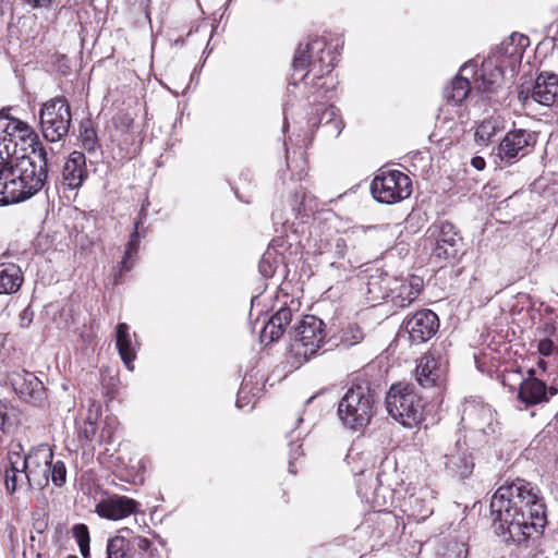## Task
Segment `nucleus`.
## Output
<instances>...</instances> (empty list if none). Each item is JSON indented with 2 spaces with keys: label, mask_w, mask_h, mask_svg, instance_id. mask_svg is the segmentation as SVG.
Segmentation results:
<instances>
[{
  "label": "nucleus",
  "mask_w": 558,
  "mask_h": 558,
  "mask_svg": "<svg viewBox=\"0 0 558 558\" xmlns=\"http://www.w3.org/2000/svg\"><path fill=\"white\" fill-rule=\"evenodd\" d=\"M538 493L535 486L522 478L501 485L490 501L496 533L519 542L521 536L530 535V527H544L546 508Z\"/></svg>",
  "instance_id": "obj_1"
},
{
  "label": "nucleus",
  "mask_w": 558,
  "mask_h": 558,
  "mask_svg": "<svg viewBox=\"0 0 558 558\" xmlns=\"http://www.w3.org/2000/svg\"><path fill=\"white\" fill-rule=\"evenodd\" d=\"M337 60L336 47L324 38H312L300 44L293 59V72L288 85V95L295 100L305 98L310 104H318L327 98L332 80L328 77Z\"/></svg>",
  "instance_id": "obj_2"
},
{
  "label": "nucleus",
  "mask_w": 558,
  "mask_h": 558,
  "mask_svg": "<svg viewBox=\"0 0 558 558\" xmlns=\"http://www.w3.org/2000/svg\"><path fill=\"white\" fill-rule=\"evenodd\" d=\"M58 159V154L46 146H37L33 157L22 155L5 160L1 154L0 205L23 202L37 194Z\"/></svg>",
  "instance_id": "obj_3"
},
{
  "label": "nucleus",
  "mask_w": 558,
  "mask_h": 558,
  "mask_svg": "<svg viewBox=\"0 0 558 558\" xmlns=\"http://www.w3.org/2000/svg\"><path fill=\"white\" fill-rule=\"evenodd\" d=\"M460 423L465 430V438L473 447L481 448L489 445L501 434L496 411L478 398L464 400Z\"/></svg>",
  "instance_id": "obj_4"
},
{
  "label": "nucleus",
  "mask_w": 558,
  "mask_h": 558,
  "mask_svg": "<svg viewBox=\"0 0 558 558\" xmlns=\"http://www.w3.org/2000/svg\"><path fill=\"white\" fill-rule=\"evenodd\" d=\"M376 393L368 380L354 381L338 404L342 423L354 430L367 426L375 414Z\"/></svg>",
  "instance_id": "obj_5"
},
{
  "label": "nucleus",
  "mask_w": 558,
  "mask_h": 558,
  "mask_svg": "<svg viewBox=\"0 0 558 558\" xmlns=\"http://www.w3.org/2000/svg\"><path fill=\"white\" fill-rule=\"evenodd\" d=\"M326 340L325 323L314 315H305L291 332V365L300 367L324 345Z\"/></svg>",
  "instance_id": "obj_6"
},
{
  "label": "nucleus",
  "mask_w": 558,
  "mask_h": 558,
  "mask_svg": "<svg viewBox=\"0 0 558 558\" xmlns=\"http://www.w3.org/2000/svg\"><path fill=\"white\" fill-rule=\"evenodd\" d=\"M388 414L405 427H413L423 420L424 403L410 385H393L386 396Z\"/></svg>",
  "instance_id": "obj_7"
},
{
  "label": "nucleus",
  "mask_w": 558,
  "mask_h": 558,
  "mask_svg": "<svg viewBox=\"0 0 558 558\" xmlns=\"http://www.w3.org/2000/svg\"><path fill=\"white\" fill-rule=\"evenodd\" d=\"M72 121L71 108L64 97H54L43 104L39 122L44 137L56 143L65 137Z\"/></svg>",
  "instance_id": "obj_8"
},
{
  "label": "nucleus",
  "mask_w": 558,
  "mask_h": 558,
  "mask_svg": "<svg viewBox=\"0 0 558 558\" xmlns=\"http://www.w3.org/2000/svg\"><path fill=\"white\" fill-rule=\"evenodd\" d=\"M0 144L4 145L8 157L11 154H17L19 146H21V151L31 148L32 154L35 153L37 146H44L38 135L27 123L11 117L7 111H4L3 119L0 122Z\"/></svg>",
  "instance_id": "obj_9"
},
{
  "label": "nucleus",
  "mask_w": 558,
  "mask_h": 558,
  "mask_svg": "<svg viewBox=\"0 0 558 558\" xmlns=\"http://www.w3.org/2000/svg\"><path fill=\"white\" fill-rule=\"evenodd\" d=\"M371 192L377 202L395 204L411 195L412 181L399 170L381 171L372 181Z\"/></svg>",
  "instance_id": "obj_10"
},
{
  "label": "nucleus",
  "mask_w": 558,
  "mask_h": 558,
  "mask_svg": "<svg viewBox=\"0 0 558 558\" xmlns=\"http://www.w3.org/2000/svg\"><path fill=\"white\" fill-rule=\"evenodd\" d=\"M8 379L15 393L22 400L39 407L45 403V387L33 373L25 369H16L9 374Z\"/></svg>",
  "instance_id": "obj_11"
},
{
  "label": "nucleus",
  "mask_w": 558,
  "mask_h": 558,
  "mask_svg": "<svg viewBox=\"0 0 558 558\" xmlns=\"http://www.w3.org/2000/svg\"><path fill=\"white\" fill-rule=\"evenodd\" d=\"M52 451L47 446H39L32 449L27 454L22 452L24 469L32 486H43L48 483V474L52 460Z\"/></svg>",
  "instance_id": "obj_12"
},
{
  "label": "nucleus",
  "mask_w": 558,
  "mask_h": 558,
  "mask_svg": "<svg viewBox=\"0 0 558 558\" xmlns=\"http://www.w3.org/2000/svg\"><path fill=\"white\" fill-rule=\"evenodd\" d=\"M404 328L413 344H420L432 339L439 328L438 316L430 310H421L408 318Z\"/></svg>",
  "instance_id": "obj_13"
},
{
  "label": "nucleus",
  "mask_w": 558,
  "mask_h": 558,
  "mask_svg": "<svg viewBox=\"0 0 558 558\" xmlns=\"http://www.w3.org/2000/svg\"><path fill=\"white\" fill-rule=\"evenodd\" d=\"M429 238L436 241L434 255L438 258L454 257L458 253L460 236L449 221L434 222L427 230Z\"/></svg>",
  "instance_id": "obj_14"
},
{
  "label": "nucleus",
  "mask_w": 558,
  "mask_h": 558,
  "mask_svg": "<svg viewBox=\"0 0 558 558\" xmlns=\"http://www.w3.org/2000/svg\"><path fill=\"white\" fill-rule=\"evenodd\" d=\"M15 448L9 450L7 462L3 466L4 486L10 495H13L19 489L33 487L24 469V461H22V447L17 445Z\"/></svg>",
  "instance_id": "obj_15"
},
{
  "label": "nucleus",
  "mask_w": 558,
  "mask_h": 558,
  "mask_svg": "<svg viewBox=\"0 0 558 558\" xmlns=\"http://www.w3.org/2000/svg\"><path fill=\"white\" fill-rule=\"evenodd\" d=\"M445 371V361L441 350L433 348L418 361L415 369V379L423 388L434 387L440 380Z\"/></svg>",
  "instance_id": "obj_16"
},
{
  "label": "nucleus",
  "mask_w": 558,
  "mask_h": 558,
  "mask_svg": "<svg viewBox=\"0 0 558 558\" xmlns=\"http://www.w3.org/2000/svg\"><path fill=\"white\" fill-rule=\"evenodd\" d=\"M444 466L451 475L459 478H468L474 470V460L468 451L465 442L457 440L442 457Z\"/></svg>",
  "instance_id": "obj_17"
},
{
  "label": "nucleus",
  "mask_w": 558,
  "mask_h": 558,
  "mask_svg": "<svg viewBox=\"0 0 558 558\" xmlns=\"http://www.w3.org/2000/svg\"><path fill=\"white\" fill-rule=\"evenodd\" d=\"M534 143V134L525 130L508 132L499 144L498 157L502 161L512 162L513 159L525 156Z\"/></svg>",
  "instance_id": "obj_18"
},
{
  "label": "nucleus",
  "mask_w": 558,
  "mask_h": 558,
  "mask_svg": "<svg viewBox=\"0 0 558 558\" xmlns=\"http://www.w3.org/2000/svg\"><path fill=\"white\" fill-rule=\"evenodd\" d=\"M138 506L140 504L132 498L112 495L96 505V512L101 518L118 521L135 513Z\"/></svg>",
  "instance_id": "obj_19"
},
{
  "label": "nucleus",
  "mask_w": 558,
  "mask_h": 558,
  "mask_svg": "<svg viewBox=\"0 0 558 558\" xmlns=\"http://www.w3.org/2000/svg\"><path fill=\"white\" fill-rule=\"evenodd\" d=\"M423 289V279L418 276H409L407 278H393L390 289L392 302L398 307L409 306L421 293Z\"/></svg>",
  "instance_id": "obj_20"
},
{
  "label": "nucleus",
  "mask_w": 558,
  "mask_h": 558,
  "mask_svg": "<svg viewBox=\"0 0 558 558\" xmlns=\"http://www.w3.org/2000/svg\"><path fill=\"white\" fill-rule=\"evenodd\" d=\"M524 92H520V98L525 104L533 100L543 106H551L558 97V75L541 73L533 86L531 96L523 97Z\"/></svg>",
  "instance_id": "obj_21"
},
{
  "label": "nucleus",
  "mask_w": 558,
  "mask_h": 558,
  "mask_svg": "<svg viewBox=\"0 0 558 558\" xmlns=\"http://www.w3.org/2000/svg\"><path fill=\"white\" fill-rule=\"evenodd\" d=\"M87 178L86 158L81 151H73L62 167V182L71 190L78 189Z\"/></svg>",
  "instance_id": "obj_22"
},
{
  "label": "nucleus",
  "mask_w": 558,
  "mask_h": 558,
  "mask_svg": "<svg viewBox=\"0 0 558 558\" xmlns=\"http://www.w3.org/2000/svg\"><path fill=\"white\" fill-rule=\"evenodd\" d=\"M401 510L409 521L420 523L433 513L434 508L427 490H420L404 499Z\"/></svg>",
  "instance_id": "obj_23"
},
{
  "label": "nucleus",
  "mask_w": 558,
  "mask_h": 558,
  "mask_svg": "<svg viewBox=\"0 0 558 558\" xmlns=\"http://www.w3.org/2000/svg\"><path fill=\"white\" fill-rule=\"evenodd\" d=\"M504 77V70L498 64H494L492 58L485 60L482 64L481 74L477 78V88L485 94L495 93L500 86Z\"/></svg>",
  "instance_id": "obj_24"
},
{
  "label": "nucleus",
  "mask_w": 558,
  "mask_h": 558,
  "mask_svg": "<svg viewBox=\"0 0 558 558\" xmlns=\"http://www.w3.org/2000/svg\"><path fill=\"white\" fill-rule=\"evenodd\" d=\"M116 345L119 355L129 371H133V361L136 359V349L132 343L130 327L125 323H120L116 330Z\"/></svg>",
  "instance_id": "obj_25"
},
{
  "label": "nucleus",
  "mask_w": 558,
  "mask_h": 558,
  "mask_svg": "<svg viewBox=\"0 0 558 558\" xmlns=\"http://www.w3.org/2000/svg\"><path fill=\"white\" fill-rule=\"evenodd\" d=\"M23 283L21 268L12 263L0 264V294H13Z\"/></svg>",
  "instance_id": "obj_26"
},
{
  "label": "nucleus",
  "mask_w": 558,
  "mask_h": 558,
  "mask_svg": "<svg viewBox=\"0 0 558 558\" xmlns=\"http://www.w3.org/2000/svg\"><path fill=\"white\" fill-rule=\"evenodd\" d=\"M393 278L376 270L366 281V293L371 302H378L390 295Z\"/></svg>",
  "instance_id": "obj_27"
},
{
  "label": "nucleus",
  "mask_w": 558,
  "mask_h": 558,
  "mask_svg": "<svg viewBox=\"0 0 558 558\" xmlns=\"http://www.w3.org/2000/svg\"><path fill=\"white\" fill-rule=\"evenodd\" d=\"M519 399L526 404H536L546 399V385L535 377H527L519 388Z\"/></svg>",
  "instance_id": "obj_28"
},
{
  "label": "nucleus",
  "mask_w": 558,
  "mask_h": 558,
  "mask_svg": "<svg viewBox=\"0 0 558 558\" xmlns=\"http://www.w3.org/2000/svg\"><path fill=\"white\" fill-rule=\"evenodd\" d=\"M348 245L345 240L336 234L330 238L320 239L317 252L319 255L325 256L326 262L330 260V265L335 266L331 259H342L345 256Z\"/></svg>",
  "instance_id": "obj_29"
},
{
  "label": "nucleus",
  "mask_w": 558,
  "mask_h": 558,
  "mask_svg": "<svg viewBox=\"0 0 558 558\" xmlns=\"http://www.w3.org/2000/svg\"><path fill=\"white\" fill-rule=\"evenodd\" d=\"M283 246L284 240L282 236H278L271 241L258 264V270L263 277L270 278L275 275L279 263L282 260V258L276 255L277 248Z\"/></svg>",
  "instance_id": "obj_30"
},
{
  "label": "nucleus",
  "mask_w": 558,
  "mask_h": 558,
  "mask_svg": "<svg viewBox=\"0 0 558 558\" xmlns=\"http://www.w3.org/2000/svg\"><path fill=\"white\" fill-rule=\"evenodd\" d=\"M505 129V121L500 116L484 119L475 131V141L480 145H488L493 138Z\"/></svg>",
  "instance_id": "obj_31"
},
{
  "label": "nucleus",
  "mask_w": 558,
  "mask_h": 558,
  "mask_svg": "<svg viewBox=\"0 0 558 558\" xmlns=\"http://www.w3.org/2000/svg\"><path fill=\"white\" fill-rule=\"evenodd\" d=\"M471 90L470 82L462 77L456 76L450 85H448L444 90V97L447 101L452 102L454 105H460L466 98Z\"/></svg>",
  "instance_id": "obj_32"
},
{
  "label": "nucleus",
  "mask_w": 558,
  "mask_h": 558,
  "mask_svg": "<svg viewBox=\"0 0 558 558\" xmlns=\"http://www.w3.org/2000/svg\"><path fill=\"white\" fill-rule=\"evenodd\" d=\"M259 387H254L251 380L244 378L238 391L236 407L244 411H251L259 397Z\"/></svg>",
  "instance_id": "obj_33"
},
{
  "label": "nucleus",
  "mask_w": 558,
  "mask_h": 558,
  "mask_svg": "<svg viewBox=\"0 0 558 558\" xmlns=\"http://www.w3.org/2000/svg\"><path fill=\"white\" fill-rule=\"evenodd\" d=\"M107 558H134L125 536L117 535L108 541Z\"/></svg>",
  "instance_id": "obj_34"
},
{
  "label": "nucleus",
  "mask_w": 558,
  "mask_h": 558,
  "mask_svg": "<svg viewBox=\"0 0 558 558\" xmlns=\"http://www.w3.org/2000/svg\"><path fill=\"white\" fill-rule=\"evenodd\" d=\"M140 223H141L140 220L135 222V229L131 234L130 241H129V243L126 245V250L124 252L123 259L120 263L121 270H130L131 269V266L128 265V259L131 258L138 251L140 242H141L140 233H138Z\"/></svg>",
  "instance_id": "obj_35"
},
{
  "label": "nucleus",
  "mask_w": 558,
  "mask_h": 558,
  "mask_svg": "<svg viewBox=\"0 0 558 558\" xmlns=\"http://www.w3.org/2000/svg\"><path fill=\"white\" fill-rule=\"evenodd\" d=\"M74 535L77 539L80 551L84 558L89 556V534L87 526L84 524H77L73 527Z\"/></svg>",
  "instance_id": "obj_36"
},
{
  "label": "nucleus",
  "mask_w": 558,
  "mask_h": 558,
  "mask_svg": "<svg viewBox=\"0 0 558 558\" xmlns=\"http://www.w3.org/2000/svg\"><path fill=\"white\" fill-rule=\"evenodd\" d=\"M341 118L338 113V109L333 106H329L325 108L320 113L318 118H311L308 120V123L311 126H323V124L330 123L337 119Z\"/></svg>",
  "instance_id": "obj_37"
},
{
  "label": "nucleus",
  "mask_w": 558,
  "mask_h": 558,
  "mask_svg": "<svg viewBox=\"0 0 558 558\" xmlns=\"http://www.w3.org/2000/svg\"><path fill=\"white\" fill-rule=\"evenodd\" d=\"M284 330L281 329V327L277 326L271 319L268 320V323L264 326L260 332V339L262 341H269L274 342L279 340Z\"/></svg>",
  "instance_id": "obj_38"
},
{
  "label": "nucleus",
  "mask_w": 558,
  "mask_h": 558,
  "mask_svg": "<svg viewBox=\"0 0 558 558\" xmlns=\"http://www.w3.org/2000/svg\"><path fill=\"white\" fill-rule=\"evenodd\" d=\"M49 472L51 474V481L56 486L61 487L64 485L66 481V468L62 461L58 460L53 463L51 462Z\"/></svg>",
  "instance_id": "obj_39"
},
{
  "label": "nucleus",
  "mask_w": 558,
  "mask_h": 558,
  "mask_svg": "<svg viewBox=\"0 0 558 558\" xmlns=\"http://www.w3.org/2000/svg\"><path fill=\"white\" fill-rule=\"evenodd\" d=\"M82 146L89 153H94L98 148V138L94 129L85 128L81 132Z\"/></svg>",
  "instance_id": "obj_40"
},
{
  "label": "nucleus",
  "mask_w": 558,
  "mask_h": 558,
  "mask_svg": "<svg viewBox=\"0 0 558 558\" xmlns=\"http://www.w3.org/2000/svg\"><path fill=\"white\" fill-rule=\"evenodd\" d=\"M291 210L295 217L306 211V193L303 189L296 190L290 202Z\"/></svg>",
  "instance_id": "obj_41"
},
{
  "label": "nucleus",
  "mask_w": 558,
  "mask_h": 558,
  "mask_svg": "<svg viewBox=\"0 0 558 558\" xmlns=\"http://www.w3.org/2000/svg\"><path fill=\"white\" fill-rule=\"evenodd\" d=\"M292 311L289 307L279 308L270 319L277 324V326L281 327V329L286 330L287 326L292 322Z\"/></svg>",
  "instance_id": "obj_42"
},
{
  "label": "nucleus",
  "mask_w": 558,
  "mask_h": 558,
  "mask_svg": "<svg viewBox=\"0 0 558 558\" xmlns=\"http://www.w3.org/2000/svg\"><path fill=\"white\" fill-rule=\"evenodd\" d=\"M343 128H344V123L341 118H339L330 123L323 124V126H322L323 132L326 136L335 137V138L341 134Z\"/></svg>",
  "instance_id": "obj_43"
},
{
  "label": "nucleus",
  "mask_w": 558,
  "mask_h": 558,
  "mask_svg": "<svg viewBox=\"0 0 558 558\" xmlns=\"http://www.w3.org/2000/svg\"><path fill=\"white\" fill-rule=\"evenodd\" d=\"M130 542V547H136L141 553L149 550L151 542L144 536H134Z\"/></svg>",
  "instance_id": "obj_44"
},
{
  "label": "nucleus",
  "mask_w": 558,
  "mask_h": 558,
  "mask_svg": "<svg viewBox=\"0 0 558 558\" xmlns=\"http://www.w3.org/2000/svg\"><path fill=\"white\" fill-rule=\"evenodd\" d=\"M34 318V311L27 306L25 307L22 313L20 314V326L21 327H28Z\"/></svg>",
  "instance_id": "obj_45"
},
{
  "label": "nucleus",
  "mask_w": 558,
  "mask_h": 558,
  "mask_svg": "<svg viewBox=\"0 0 558 558\" xmlns=\"http://www.w3.org/2000/svg\"><path fill=\"white\" fill-rule=\"evenodd\" d=\"M501 50H504V52L506 54H509L513 62H517L518 59L521 57V51L517 47H514L512 44L504 43L501 45Z\"/></svg>",
  "instance_id": "obj_46"
},
{
  "label": "nucleus",
  "mask_w": 558,
  "mask_h": 558,
  "mask_svg": "<svg viewBox=\"0 0 558 558\" xmlns=\"http://www.w3.org/2000/svg\"><path fill=\"white\" fill-rule=\"evenodd\" d=\"M538 352L543 355V356H549L553 352V348H554V343L550 339H542L539 342H538Z\"/></svg>",
  "instance_id": "obj_47"
},
{
  "label": "nucleus",
  "mask_w": 558,
  "mask_h": 558,
  "mask_svg": "<svg viewBox=\"0 0 558 558\" xmlns=\"http://www.w3.org/2000/svg\"><path fill=\"white\" fill-rule=\"evenodd\" d=\"M272 222L275 226L280 225L282 229H286V225L289 221L287 217H284L281 209H277L272 213Z\"/></svg>",
  "instance_id": "obj_48"
},
{
  "label": "nucleus",
  "mask_w": 558,
  "mask_h": 558,
  "mask_svg": "<svg viewBox=\"0 0 558 558\" xmlns=\"http://www.w3.org/2000/svg\"><path fill=\"white\" fill-rule=\"evenodd\" d=\"M351 332H352V339H349L348 337L344 338V341L349 345L356 344L363 339V332L361 331L360 328L351 329Z\"/></svg>",
  "instance_id": "obj_49"
},
{
  "label": "nucleus",
  "mask_w": 558,
  "mask_h": 558,
  "mask_svg": "<svg viewBox=\"0 0 558 558\" xmlns=\"http://www.w3.org/2000/svg\"><path fill=\"white\" fill-rule=\"evenodd\" d=\"M471 165L476 169V170H483L486 166V162L484 160L483 157H480V156H476V157H473L471 159Z\"/></svg>",
  "instance_id": "obj_50"
},
{
  "label": "nucleus",
  "mask_w": 558,
  "mask_h": 558,
  "mask_svg": "<svg viewBox=\"0 0 558 558\" xmlns=\"http://www.w3.org/2000/svg\"><path fill=\"white\" fill-rule=\"evenodd\" d=\"M26 3L31 4L33 8H45L48 7L50 0H24Z\"/></svg>",
  "instance_id": "obj_51"
},
{
  "label": "nucleus",
  "mask_w": 558,
  "mask_h": 558,
  "mask_svg": "<svg viewBox=\"0 0 558 558\" xmlns=\"http://www.w3.org/2000/svg\"><path fill=\"white\" fill-rule=\"evenodd\" d=\"M34 527L39 534H41L46 530L47 523L45 521H36L34 523Z\"/></svg>",
  "instance_id": "obj_52"
},
{
  "label": "nucleus",
  "mask_w": 558,
  "mask_h": 558,
  "mask_svg": "<svg viewBox=\"0 0 558 558\" xmlns=\"http://www.w3.org/2000/svg\"><path fill=\"white\" fill-rule=\"evenodd\" d=\"M527 375H529V377H535V369L534 368H530L527 371Z\"/></svg>",
  "instance_id": "obj_53"
},
{
  "label": "nucleus",
  "mask_w": 558,
  "mask_h": 558,
  "mask_svg": "<svg viewBox=\"0 0 558 558\" xmlns=\"http://www.w3.org/2000/svg\"><path fill=\"white\" fill-rule=\"evenodd\" d=\"M289 471L291 473H295V471L293 470V462L292 461L289 462Z\"/></svg>",
  "instance_id": "obj_54"
},
{
  "label": "nucleus",
  "mask_w": 558,
  "mask_h": 558,
  "mask_svg": "<svg viewBox=\"0 0 558 558\" xmlns=\"http://www.w3.org/2000/svg\"><path fill=\"white\" fill-rule=\"evenodd\" d=\"M283 113H284V120L287 121V119H288V107H284Z\"/></svg>",
  "instance_id": "obj_55"
},
{
  "label": "nucleus",
  "mask_w": 558,
  "mask_h": 558,
  "mask_svg": "<svg viewBox=\"0 0 558 558\" xmlns=\"http://www.w3.org/2000/svg\"><path fill=\"white\" fill-rule=\"evenodd\" d=\"M290 447H291V454H294L295 453L294 452V444L292 441L290 442Z\"/></svg>",
  "instance_id": "obj_56"
},
{
  "label": "nucleus",
  "mask_w": 558,
  "mask_h": 558,
  "mask_svg": "<svg viewBox=\"0 0 558 558\" xmlns=\"http://www.w3.org/2000/svg\"><path fill=\"white\" fill-rule=\"evenodd\" d=\"M374 502H375V505H376L377 507H381V506H383V505H381L377 499H375V500H374Z\"/></svg>",
  "instance_id": "obj_57"
},
{
  "label": "nucleus",
  "mask_w": 558,
  "mask_h": 558,
  "mask_svg": "<svg viewBox=\"0 0 558 558\" xmlns=\"http://www.w3.org/2000/svg\"><path fill=\"white\" fill-rule=\"evenodd\" d=\"M497 64L501 66L502 61H499V59H496Z\"/></svg>",
  "instance_id": "obj_58"
},
{
  "label": "nucleus",
  "mask_w": 558,
  "mask_h": 558,
  "mask_svg": "<svg viewBox=\"0 0 558 558\" xmlns=\"http://www.w3.org/2000/svg\"><path fill=\"white\" fill-rule=\"evenodd\" d=\"M301 448V445L295 446V452Z\"/></svg>",
  "instance_id": "obj_59"
},
{
  "label": "nucleus",
  "mask_w": 558,
  "mask_h": 558,
  "mask_svg": "<svg viewBox=\"0 0 558 558\" xmlns=\"http://www.w3.org/2000/svg\"><path fill=\"white\" fill-rule=\"evenodd\" d=\"M302 421H303V418L300 416V417L298 418V423H301Z\"/></svg>",
  "instance_id": "obj_60"
},
{
  "label": "nucleus",
  "mask_w": 558,
  "mask_h": 558,
  "mask_svg": "<svg viewBox=\"0 0 558 558\" xmlns=\"http://www.w3.org/2000/svg\"><path fill=\"white\" fill-rule=\"evenodd\" d=\"M68 558H77V557L74 555H70Z\"/></svg>",
  "instance_id": "obj_61"
}]
</instances>
